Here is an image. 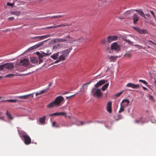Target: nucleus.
<instances>
[{
	"label": "nucleus",
	"mask_w": 156,
	"mask_h": 156,
	"mask_svg": "<svg viewBox=\"0 0 156 156\" xmlns=\"http://www.w3.org/2000/svg\"><path fill=\"white\" fill-rule=\"evenodd\" d=\"M129 103V101L127 99H125L122 101V102L121 103L122 105L124 107H127Z\"/></svg>",
	"instance_id": "nucleus-17"
},
{
	"label": "nucleus",
	"mask_w": 156,
	"mask_h": 156,
	"mask_svg": "<svg viewBox=\"0 0 156 156\" xmlns=\"http://www.w3.org/2000/svg\"><path fill=\"white\" fill-rule=\"evenodd\" d=\"M118 57V56H111L109 57V58L111 61H113L115 60Z\"/></svg>",
	"instance_id": "nucleus-25"
},
{
	"label": "nucleus",
	"mask_w": 156,
	"mask_h": 156,
	"mask_svg": "<svg viewBox=\"0 0 156 156\" xmlns=\"http://www.w3.org/2000/svg\"><path fill=\"white\" fill-rule=\"evenodd\" d=\"M58 115H63L65 117H66V113L64 112H58Z\"/></svg>",
	"instance_id": "nucleus-32"
},
{
	"label": "nucleus",
	"mask_w": 156,
	"mask_h": 156,
	"mask_svg": "<svg viewBox=\"0 0 156 156\" xmlns=\"http://www.w3.org/2000/svg\"><path fill=\"white\" fill-rule=\"evenodd\" d=\"M50 36V34H48L47 35L36 36L32 37L31 38L32 39H35L36 41H38L46 38Z\"/></svg>",
	"instance_id": "nucleus-5"
},
{
	"label": "nucleus",
	"mask_w": 156,
	"mask_h": 156,
	"mask_svg": "<svg viewBox=\"0 0 156 156\" xmlns=\"http://www.w3.org/2000/svg\"><path fill=\"white\" fill-rule=\"evenodd\" d=\"M34 93L30 94L27 95H26L23 96H16V98L21 99H29V97L30 96H31L32 98L34 97L33 94Z\"/></svg>",
	"instance_id": "nucleus-10"
},
{
	"label": "nucleus",
	"mask_w": 156,
	"mask_h": 156,
	"mask_svg": "<svg viewBox=\"0 0 156 156\" xmlns=\"http://www.w3.org/2000/svg\"><path fill=\"white\" fill-rule=\"evenodd\" d=\"M29 64V60L27 59L24 58L20 62V65L27 66Z\"/></svg>",
	"instance_id": "nucleus-8"
},
{
	"label": "nucleus",
	"mask_w": 156,
	"mask_h": 156,
	"mask_svg": "<svg viewBox=\"0 0 156 156\" xmlns=\"http://www.w3.org/2000/svg\"><path fill=\"white\" fill-rule=\"evenodd\" d=\"M75 95V94H74V95H71V96H70L68 97H66V99H68L69 98H70V97H72L74 96Z\"/></svg>",
	"instance_id": "nucleus-59"
},
{
	"label": "nucleus",
	"mask_w": 156,
	"mask_h": 156,
	"mask_svg": "<svg viewBox=\"0 0 156 156\" xmlns=\"http://www.w3.org/2000/svg\"><path fill=\"white\" fill-rule=\"evenodd\" d=\"M86 40V37H83L79 39L78 40V41L79 42H82L83 41Z\"/></svg>",
	"instance_id": "nucleus-35"
},
{
	"label": "nucleus",
	"mask_w": 156,
	"mask_h": 156,
	"mask_svg": "<svg viewBox=\"0 0 156 156\" xmlns=\"http://www.w3.org/2000/svg\"><path fill=\"white\" fill-rule=\"evenodd\" d=\"M112 103L111 101L108 102L107 106V110L110 113L112 112Z\"/></svg>",
	"instance_id": "nucleus-14"
},
{
	"label": "nucleus",
	"mask_w": 156,
	"mask_h": 156,
	"mask_svg": "<svg viewBox=\"0 0 156 156\" xmlns=\"http://www.w3.org/2000/svg\"><path fill=\"white\" fill-rule=\"evenodd\" d=\"M107 42V40H106V39H103L101 41V43L104 44H106Z\"/></svg>",
	"instance_id": "nucleus-41"
},
{
	"label": "nucleus",
	"mask_w": 156,
	"mask_h": 156,
	"mask_svg": "<svg viewBox=\"0 0 156 156\" xmlns=\"http://www.w3.org/2000/svg\"><path fill=\"white\" fill-rule=\"evenodd\" d=\"M61 47V45L59 43L57 44H55L53 46V48L54 49H56L59 48H60Z\"/></svg>",
	"instance_id": "nucleus-27"
},
{
	"label": "nucleus",
	"mask_w": 156,
	"mask_h": 156,
	"mask_svg": "<svg viewBox=\"0 0 156 156\" xmlns=\"http://www.w3.org/2000/svg\"><path fill=\"white\" fill-rule=\"evenodd\" d=\"M118 38L116 36H109L107 38V43H110L113 41L117 40Z\"/></svg>",
	"instance_id": "nucleus-7"
},
{
	"label": "nucleus",
	"mask_w": 156,
	"mask_h": 156,
	"mask_svg": "<svg viewBox=\"0 0 156 156\" xmlns=\"http://www.w3.org/2000/svg\"><path fill=\"white\" fill-rule=\"evenodd\" d=\"M91 81H90V82H89V83H85V84H83V87L84 86H85L86 85L90 84V83H91Z\"/></svg>",
	"instance_id": "nucleus-56"
},
{
	"label": "nucleus",
	"mask_w": 156,
	"mask_h": 156,
	"mask_svg": "<svg viewBox=\"0 0 156 156\" xmlns=\"http://www.w3.org/2000/svg\"><path fill=\"white\" fill-rule=\"evenodd\" d=\"M30 60L31 63L33 64L37 63L38 62V60L37 58L35 57H33L31 58Z\"/></svg>",
	"instance_id": "nucleus-20"
},
{
	"label": "nucleus",
	"mask_w": 156,
	"mask_h": 156,
	"mask_svg": "<svg viewBox=\"0 0 156 156\" xmlns=\"http://www.w3.org/2000/svg\"><path fill=\"white\" fill-rule=\"evenodd\" d=\"M150 12L154 16V18H155V16L154 12L152 11H150Z\"/></svg>",
	"instance_id": "nucleus-50"
},
{
	"label": "nucleus",
	"mask_w": 156,
	"mask_h": 156,
	"mask_svg": "<svg viewBox=\"0 0 156 156\" xmlns=\"http://www.w3.org/2000/svg\"><path fill=\"white\" fill-rule=\"evenodd\" d=\"M17 101V100H13V99H11V100H8L6 101H8V102H16Z\"/></svg>",
	"instance_id": "nucleus-34"
},
{
	"label": "nucleus",
	"mask_w": 156,
	"mask_h": 156,
	"mask_svg": "<svg viewBox=\"0 0 156 156\" xmlns=\"http://www.w3.org/2000/svg\"><path fill=\"white\" fill-rule=\"evenodd\" d=\"M124 107L122 105V103L120 104V109L119 111V112H121L123 111L124 110Z\"/></svg>",
	"instance_id": "nucleus-30"
},
{
	"label": "nucleus",
	"mask_w": 156,
	"mask_h": 156,
	"mask_svg": "<svg viewBox=\"0 0 156 156\" xmlns=\"http://www.w3.org/2000/svg\"><path fill=\"white\" fill-rule=\"evenodd\" d=\"M65 38H70V39H71L72 40L73 39V38L71 37H70L69 35L66 36V37H65Z\"/></svg>",
	"instance_id": "nucleus-53"
},
{
	"label": "nucleus",
	"mask_w": 156,
	"mask_h": 156,
	"mask_svg": "<svg viewBox=\"0 0 156 156\" xmlns=\"http://www.w3.org/2000/svg\"><path fill=\"white\" fill-rule=\"evenodd\" d=\"M123 91L120 92L115 94V96L117 97H119L121 95Z\"/></svg>",
	"instance_id": "nucleus-46"
},
{
	"label": "nucleus",
	"mask_w": 156,
	"mask_h": 156,
	"mask_svg": "<svg viewBox=\"0 0 156 156\" xmlns=\"http://www.w3.org/2000/svg\"><path fill=\"white\" fill-rule=\"evenodd\" d=\"M52 84V83H51V82L50 83H49V85H48V87H50V86Z\"/></svg>",
	"instance_id": "nucleus-63"
},
{
	"label": "nucleus",
	"mask_w": 156,
	"mask_h": 156,
	"mask_svg": "<svg viewBox=\"0 0 156 156\" xmlns=\"http://www.w3.org/2000/svg\"><path fill=\"white\" fill-rule=\"evenodd\" d=\"M62 25H59L55 26H50V27H46L45 28L46 29H50V28H56L58 27H62Z\"/></svg>",
	"instance_id": "nucleus-26"
},
{
	"label": "nucleus",
	"mask_w": 156,
	"mask_h": 156,
	"mask_svg": "<svg viewBox=\"0 0 156 156\" xmlns=\"http://www.w3.org/2000/svg\"><path fill=\"white\" fill-rule=\"evenodd\" d=\"M133 23L136 24V22L138 21L139 19V17L136 14H134L133 16Z\"/></svg>",
	"instance_id": "nucleus-18"
},
{
	"label": "nucleus",
	"mask_w": 156,
	"mask_h": 156,
	"mask_svg": "<svg viewBox=\"0 0 156 156\" xmlns=\"http://www.w3.org/2000/svg\"><path fill=\"white\" fill-rule=\"evenodd\" d=\"M109 86V83H107L104 85L103 86H102L101 87V90L103 91H105L106 88L108 87Z\"/></svg>",
	"instance_id": "nucleus-29"
},
{
	"label": "nucleus",
	"mask_w": 156,
	"mask_h": 156,
	"mask_svg": "<svg viewBox=\"0 0 156 156\" xmlns=\"http://www.w3.org/2000/svg\"><path fill=\"white\" fill-rule=\"evenodd\" d=\"M107 82V80H102L99 81L94 85V86L96 88H98L99 86H102L103 84L106 83Z\"/></svg>",
	"instance_id": "nucleus-9"
},
{
	"label": "nucleus",
	"mask_w": 156,
	"mask_h": 156,
	"mask_svg": "<svg viewBox=\"0 0 156 156\" xmlns=\"http://www.w3.org/2000/svg\"><path fill=\"white\" fill-rule=\"evenodd\" d=\"M36 54L38 56V57L39 59L42 58L44 57L46 55H49L50 54L47 53H40L39 52H36Z\"/></svg>",
	"instance_id": "nucleus-15"
},
{
	"label": "nucleus",
	"mask_w": 156,
	"mask_h": 156,
	"mask_svg": "<svg viewBox=\"0 0 156 156\" xmlns=\"http://www.w3.org/2000/svg\"><path fill=\"white\" fill-rule=\"evenodd\" d=\"M144 13L142 11V10H139L138 11V14L140 15L141 16L143 14V13Z\"/></svg>",
	"instance_id": "nucleus-51"
},
{
	"label": "nucleus",
	"mask_w": 156,
	"mask_h": 156,
	"mask_svg": "<svg viewBox=\"0 0 156 156\" xmlns=\"http://www.w3.org/2000/svg\"><path fill=\"white\" fill-rule=\"evenodd\" d=\"M52 126L53 127H55L56 128H58L59 127V126L57 125H56V122H53L52 123Z\"/></svg>",
	"instance_id": "nucleus-39"
},
{
	"label": "nucleus",
	"mask_w": 156,
	"mask_h": 156,
	"mask_svg": "<svg viewBox=\"0 0 156 156\" xmlns=\"http://www.w3.org/2000/svg\"><path fill=\"white\" fill-rule=\"evenodd\" d=\"M139 81L142 82V83L144 84H147V82L144 80H140Z\"/></svg>",
	"instance_id": "nucleus-43"
},
{
	"label": "nucleus",
	"mask_w": 156,
	"mask_h": 156,
	"mask_svg": "<svg viewBox=\"0 0 156 156\" xmlns=\"http://www.w3.org/2000/svg\"><path fill=\"white\" fill-rule=\"evenodd\" d=\"M60 62V61H59V59H58V60H57L56 61H55L54 63H58V62Z\"/></svg>",
	"instance_id": "nucleus-60"
},
{
	"label": "nucleus",
	"mask_w": 156,
	"mask_h": 156,
	"mask_svg": "<svg viewBox=\"0 0 156 156\" xmlns=\"http://www.w3.org/2000/svg\"><path fill=\"white\" fill-rule=\"evenodd\" d=\"M111 49L112 50H114L117 51H120V46L118 45L117 43L114 42L111 44Z\"/></svg>",
	"instance_id": "nucleus-6"
},
{
	"label": "nucleus",
	"mask_w": 156,
	"mask_h": 156,
	"mask_svg": "<svg viewBox=\"0 0 156 156\" xmlns=\"http://www.w3.org/2000/svg\"><path fill=\"white\" fill-rule=\"evenodd\" d=\"M39 59V64H40L42 63L43 62V60L41 59V58H40Z\"/></svg>",
	"instance_id": "nucleus-57"
},
{
	"label": "nucleus",
	"mask_w": 156,
	"mask_h": 156,
	"mask_svg": "<svg viewBox=\"0 0 156 156\" xmlns=\"http://www.w3.org/2000/svg\"><path fill=\"white\" fill-rule=\"evenodd\" d=\"M131 11H128L125 12L124 14L126 16H128L131 14Z\"/></svg>",
	"instance_id": "nucleus-38"
},
{
	"label": "nucleus",
	"mask_w": 156,
	"mask_h": 156,
	"mask_svg": "<svg viewBox=\"0 0 156 156\" xmlns=\"http://www.w3.org/2000/svg\"><path fill=\"white\" fill-rule=\"evenodd\" d=\"M141 16L144 18H147L146 17V15L144 14V12L143 13L142 15H141Z\"/></svg>",
	"instance_id": "nucleus-55"
},
{
	"label": "nucleus",
	"mask_w": 156,
	"mask_h": 156,
	"mask_svg": "<svg viewBox=\"0 0 156 156\" xmlns=\"http://www.w3.org/2000/svg\"><path fill=\"white\" fill-rule=\"evenodd\" d=\"M149 97L150 99L152 101H154V99L153 98V96H152L150 95H149Z\"/></svg>",
	"instance_id": "nucleus-48"
},
{
	"label": "nucleus",
	"mask_w": 156,
	"mask_h": 156,
	"mask_svg": "<svg viewBox=\"0 0 156 156\" xmlns=\"http://www.w3.org/2000/svg\"><path fill=\"white\" fill-rule=\"evenodd\" d=\"M58 53V52L57 53H54L52 55H51V57L54 59H56L58 58L59 55Z\"/></svg>",
	"instance_id": "nucleus-21"
},
{
	"label": "nucleus",
	"mask_w": 156,
	"mask_h": 156,
	"mask_svg": "<svg viewBox=\"0 0 156 156\" xmlns=\"http://www.w3.org/2000/svg\"><path fill=\"white\" fill-rule=\"evenodd\" d=\"M134 29L136 30L137 32L140 34H147V31L146 30L140 29L136 27H134Z\"/></svg>",
	"instance_id": "nucleus-11"
},
{
	"label": "nucleus",
	"mask_w": 156,
	"mask_h": 156,
	"mask_svg": "<svg viewBox=\"0 0 156 156\" xmlns=\"http://www.w3.org/2000/svg\"><path fill=\"white\" fill-rule=\"evenodd\" d=\"M81 122V125H84V124L85 123V122H82V121H81V122Z\"/></svg>",
	"instance_id": "nucleus-64"
},
{
	"label": "nucleus",
	"mask_w": 156,
	"mask_h": 156,
	"mask_svg": "<svg viewBox=\"0 0 156 156\" xmlns=\"http://www.w3.org/2000/svg\"><path fill=\"white\" fill-rule=\"evenodd\" d=\"M66 41H68V40L62 38L55 39L53 40V42H64Z\"/></svg>",
	"instance_id": "nucleus-19"
},
{
	"label": "nucleus",
	"mask_w": 156,
	"mask_h": 156,
	"mask_svg": "<svg viewBox=\"0 0 156 156\" xmlns=\"http://www.w3.org/2000/svg\"><path fill=\"white\" fill-rule=\"evenodd\" d=\"M49 88L48 87L46 89H44L42 90H41L39 93H36V96H37L38 95H41L43 93H47L49 90Z\"/></svg>",
	"instance_id": "nucleus-16"
},
{
	"label": "nucleus",
	"mask_w": 156,
	"mask_h": 156,
	"mask_svg": "<svg viewBox=\"0 0 156 156\" xmlns=\"http://www.w3.org/2000/svg\"><path fill=\"white\" fill-rule=\"evenodd\" d=\"M143 87V88L144 89V90H146L147 89V88L145 87Z\"/></svg>",
	"instance_id": "nucleus-61"
},
{
	"label": "nucleus",
	"mask_w": 156,
	"mask_h": 156,
	"mask_svg": "<svg viewBox=\"0 0 156 156\" xmlns=\"http://www.w3.org/2000/svg\"><path fill=\"white\" fill-rule=\"evenodd\" d=\"M10 13L11 15H15L17 16H18L20 14V12L19 11H11Z\"/></svg>",
	"instance_id": "nucleus-28"
},
{
	"label": "nucleus",
	"mask_w": 156,
	"mask_h": 156,
	"mask_svg": "<svg viewBox=\"0 0 156 156\" xmlns=\"http://www.w3.org/2000/svg\"><path fill=\"white\" fill-rule=\"evenodd\" d=\"M66 58V57H65L62 54L60 55L58 58L59 61H64L65 60Z\"/></svg>",
	"instance_id": "nucleus-23"
},
{
	"label": "nucleus",
	"mask_w": 156,
	"mask_h": 156,
	"mask_svg": "<svg viewBox=\"0 0 156 156\" xmlns=\"http://www.w3.org/2000/svg\"><path fill=\"white\" fill-rule=\"evenodd\" d=\"M4 117H0V119L4 120Z\"/></svg>",
	"instance_id": "nucleus-62"
},
{
	"label": "nucleus",
	"mask_w": 156,
	"mask_h": 156,
	"mask_svg": "<svg viewBox=\"0 0 156 156\" xmlns=\"http://www.w3.org/2000/svg\"><path fill=\"white\" fill-rule=\"evenodd\" d=\"M92 92L93 96L98 97L101 96L102 95L100 89L94 88L92 89Z\"/></svg>",
	"instance_id": "nucleus-4"
},
{
	"label": "nucleus",
	"mask_w": 156,
	"mask_h": 156,
	"mask_svg": "<svg viewBox=\"0 0 156 156\" xmlns=\"http://www.w3.org/2000/svg\"><path fill=\"white\" fill-rule=\"evenodd\" d=\"M58 112H56L54 113H52L51 114H50L49 115V116H57L58 115Z\"/></svg>",
	"instance_id": "nucleus-40"
},
{
	"label": "nucleus",
	"mask_w": 156,
	"mask_h": 156,
	"mask_svg": "<svg viewBox=\"0 0 156 156\" xmlns=\"http://www.w3.org/2000/svg\"><path fill=\"white\" fill-rule=\"evenodd\" d=\"M72 49V48H69V49L65 50L62 51L61 54H62L66 58L67 56L68 55L70 52L71 50Z\"/></svg>",
	"instance_id": "nucleus-12"
},
{
	"label": "nucleus",
	"mask_w": 156,
	"mask_h": 156,
	"mask_svg": "<svg viewBox=\"0 0 156 156\" xmlns=\"http://www.w3.org/2000/svg\"><path fill=\"white\" fill-rule=\"evenodd\" d=\"M7 5H8V6H11V7H12L13 5V4L12 3H11L9 2H8L7 4Z\"/></svg>",
	"instance_id": "nucleus-49"
},
{
	"label": "nucleus",
	"mask_w": 156,
	"mask_h": 156,
	"mask_svg": "<svg viewBox=\"0 0 156 156\" xmlns=\"http://www.w3.org/2000/svg\"><path fill=\"white\" fill-rule=\"evenodd\" d=\"M134 46H138L139 47L138 48H141L142 49H145V47H144L143 46H142V45H139L138 44H135V45H133Z\"/></svg>",
	"instance_id": "nucleus-36"
},
{
	"label": "nucleus",
	"mask_w": 156,
	"mask_h": 156,
	"mask_svg": "<svg viewBox=\"0 0 156 156\" xmlns=\"http://www.w3.org/2000/svg\"><path fill=\"white\" fill-rule=\"evenodd\" d=\"M64 16V15H59L55 16V18H57L63 17Z\"/></svg>",
	"instance_id": "nucleus-47"
},
{
	"label": "nucleus",
	"mask_w": 156,
	"mask_h": 156,
	"mask_svg": "<svg viewBox=\"0 0 156 156\" xmlns=\"http://www.w3.org/2000/svg\"><path fill=\"white\" fill-rule=\"evenodd\" d=\"M124 56L127 57L128 58H130L131 57V55L130 53H127L124 55Z\"/></svg>",
	"instance_id": "nucleus-44"
},
{
	"label": "nucleus",
	"mask_w": 156,
	"mask_h": 156,
	"mask_svg": "<svg viewBox=\"0 0 156 156\" xmlns=\"http://www.w3.org/2000/svg\"><path fill=\"white\" fill-rule=\"evenodd\" d=\"M44 44V41H42L40 42H39L38 44H36L35 46L36 48H38L39 47L42 45L43 44Z\"/></svg>",
	"instance_id": "nucleus-31"
},
{
	"label": "nucleus",
	"mask_w": 156,
	"mask_h": 156,
	"mask_svg": "<svg viewBox=\"0 0 156 156\" xmlns=\"http://www.w3.org/2000/svg\"><path fill=\"white\" fill-rule=\"evenodd\" d=\"M63 100L64 98L62 96H58L56 97L54 101L47 105V107L51 108L55 106H58L63 101Z\"/></svg>",
	"instance_id": "nucleus-1"
},
{
	"label": "nucleus",
	"mask_w": 156,
	"mask_h": 156,
	"mask_svg": "<svg viewBox=\"0 0 156 156\" xmlns=\"http://www.w3.org/2000/svg\"><path fill=\"white\" fill-rule=\"evenodd\" d=\"M15 76V75L13 74H9L6 75L5 76V77H10L12 78Z\"/></svg>",
	"instance_id": "nucleus-33"
},
{
	"label": "nucleus",
	"mask_w": 156,
	"mask_h": 156,
	"mask_svg": "<svg viewBox=\"0 0 156 156\" xmlns=\"http://www.w3.org/2000/svg\"><path fill=\"white\" fill-rule=\"evenodd\" d=\"M125 41L126 42H127V43H129V44H132V43H133L132 41H131L129 40H128V39H125Z\"/></svg>",
	"instance_id": "nucleus-42"
},
{
	"label": "nucleus",
	"mask_w": 156,
	"mask_h": 156,
	"mask_svg": "<svg viewBox=\"0 0 156 156\" xmlns=\"http://www.w3.org/2000/svg\"><path fill=\"white\" fill-rule=\"evenodd\" d=\"M134 46H138L139 47L138 48H141L142 49H145V47H144L143 46H142V45H139L138 44H135V45H133Z\"/></svg>",
	"instance_id": "nucleus-37"
},
{
	"label": "nucleus",
	"mask_w": 156,
	"mask_h": 156,
	"mask_svg": "<svg viewBox=\"0 0 156 156\" xmlns=\"http://www.w3.org/2000/svg\"><path fill=\"white\" fill-rule=\"evenodd\" d=\"M14 19V17H10L8 18V20L9 21L12 20Z\"/></svg>",
	"instance_id": "nucleus-52"
},
{
	"label": "nucleus",
	"mask_w": 156,
	"mask_h": 156,
	"mask_svg": "<svg viewBox=\"0 0 156 156\" xmlns=\"http://www.w3.org/2000/svg\"><path fill=\"white\" fill-rule=\"evenodd\" d=\"M46 119V117L44 116L43 117L40 118L39 119V122L41 124H44L45 123V121Z\"/></svg>",
	"instance_id": "nucleus-22"
},
{
	"label": "nucleus",
	"mask_w": 156,
	"mask_h": 156,
	"mask_svg": "<svg viewBox=\"0 0 156 156\" xmlns=\"http://www.w3.org/2000/svg\"><path fill=\"white\" fill-rule=\"evenodd\" d=\"M145 15L148 18H150L151 17V15L149 14H146Z\"/></svg>",
	"instance_id": "nucleus-58"
},
{
	"label": "nucleus",
	"mask_w": 156,
	"mask_h": 156,
	"mask_svg": "<svg viewBox=\"0 0 156 156\" xmlns=\"http://www.w3.org/2000/svg\"><path fill=\"white\" fill-rule=\"evenodd\" d=\"M148 43H151L152 44H154L155 45H156V43H154L153 42L151 41V40H148Z\"/></svg>",
	"instance_id": "nucleus-54"
},
{
	"label": "nucleus",
	"mask_w": 156,
	"mask_h": 156,
	"mask_svg": "<svg viewBox=\"0 0 156 156\" xmlns=\"http://www.w3.org/2000/svg\"><path fill=\"white\" fill-rule=\"evenodd\" d=\"M14 66L12 63H8L0 65V71L10 69L13 68Z\"/></svg>",
	"instance_id": "nucleus-3"
},
{
	"label": "nucleus",
	"mask_w": 156,
	"mask_h": 156,
	"mask_svg": "<svg viewBox=\"0 0 156 156\" xmlns=\"http://www.w3.org/2000/svg\"><path fill=\"white\" fill-rule=\"evenodd\" d=\"M126 86L127 87H130L133 89H136L139 88L140 86L138 84H135L132 83H129L126 85Z\"/></svg>",
	"instance_id": "nucleus-13"
},
{
	"label": "nucleus",
	"mask_w": 156,
	"mask_h": 156,
	"mask_svg": "<svg viewBox=\"0 0 156 156\" xmlns=\"http://www.w3.org/2000/svg\"><path fill=\"white\" fill-rule=\"evenodd\" d=\"M20 136L22 137L24 139V143L26 145H28L31 143V139L29 136L27 135L25 132L23 131H22L20 133Z\"/></svg>",
	"instance_id": "nucleus-2"
},
{
	"label": "nucleus",
	"mask_w": 156,
	"mask_h": 156,
	"mask_svg": "<svg viewBox=\"0 0 156 156\" xmlns=\"http://www.w3.org/2000/svg\"><path fill=\"white\" fill-rule=\"evenodd\" d=\"M6 114L9 119L11 120L13 119V117L12 116V115L7 110L6 111Z\"/></svg>",
	"instance_id": "nucleus-24"
},
{
	"label": "nucleus",
	"mask_w": 156,
	"mask_h": 156,
	"mask_svg": "<svg viewBox=\"0 0 156 156\" xmlns=\"http://www.w3.org/2000/svg\"><path fill=\"white\" fill-rule=\"evenodd\" d=\"M117 119H116V120H118L122 118V116L121 115H117Z\"/></svg>",
	"instance_id": "nucleus-45"
}]
</instances>
